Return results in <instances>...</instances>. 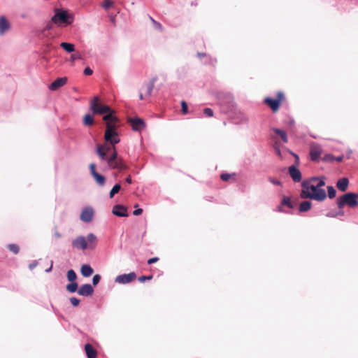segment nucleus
<instances>
[{
    "instance_id": "nucleus-1",
    "label": "nucleus",
    "mask_w": 358,
    "mask_h": 358,
    "mask_svg": "<svg viewBox=\"0 0 358 358\" xmlns=\"http://www.w3.org/2000/svg\"><path fill=\"white\" fill-rule=\"evenodd\" d=\"M90 109L94 115H104L103 121L106 122V131L104 139L106 142L118 143L120 141L116 128L119 122L118 117L115 115V111L110 106L103 104L99 96H94L90 102Z\"/></svg>"
},
{
    "instance_id": "nucleus-2",
    "label": "nucleus",
    "mask_w": 358,
    "mask_h": 358,
    "mask_svg": "<svg viewBox=\"0 0 358 358\" xmlns=\"http://www.w3.org/2000/svg\"><path fill=\"white\" fill-rule=\"evenodd\" d=\"M115 144L106 141L105 143L96 146V152L102 160L107 162L110 168L121 171L126 170L128 166L125 164L122 158L117 156L115 147Z\"/></svg>"
},
{
    "instance_id": "nucleus-3",
    "label": "nucleus",
    "mask_w": 358,
    "mask_h": 358,
    "mask_svg": "<svg viewBox=\"0 0 358 358\" xmlns=\"http://www.w3.org/2000/svg\"><path fill=\"white\" fill-rule=\"evenodd\" d=\"M318 180V178L313 177L308 180H305L302 182V190L301 192V197L302 199H311L318 201H324L326 197V192L324 189L318 188L315 184Z\"/></svg>"
},
{
    "instance_id": "nucleus-4",
    "label": "nucleus",
    "mask_w": 358,
    "mask_h": 358,
    "mask_svg": "<svg viewBox=\"0 0 358 358\" xmlns=\"http://www.w3.org/2000/svg\"><path fill=\"white\" fill-rule=\"evenodd\" d=\"M97 244V238L92 234L90 233L86 237L79 236L72 241V246L77 250H85L87 249L94 250Z\"/></svg>"
},
{
    "instance_id": "nucleus-5",
    "label": "nucleus",
    "mask_w": 358,
    "mask_h": 358,
    "mask_svg": "<svg viewBox=\"0 0 358 358\" xmlns=\"http://www.w3.org/2000/svg\"><path fill=\"white\" fill-rule=\"evenodd\" d=\"M285 100V96L283 92L279 91L277 92L276 99L271 97H266L264 99V103L268 106L273 113L279 110L280 105Z\"/></svg>"
},
{
    "instance_id": "nucleus-6",
    "label": "nucleus",
    "mask_w": 358,
    "mask_h": 358,
    "mask_svg": "<svg viewBox=\"0 0 358 358\" xmlns=\"http://www.w3.org/2000/svg\"><path fill=\"white\" fill-rule=\"evenodd\" d=\"M358 194L355 193H347L342 196H340L337 199L338 207L341 209L345 205H348L350 207L354 208L358 206V201L357 199Z\"/></svg>"
},
{
    "instance_id": "nucleus-7",
    "label": "nucleus",
    "mask_w": 358,
    "mask_h": 358,
    "mask_svg": "<svg viewBox=\"0 0 358 358\" xmlns=\"http://www.w3.org/2000/svg\"><path fill=\"white\" fill-rule=\"evenodd\" d=\"M73 22L72 17L66 11L58 10L51 19V22L57 24H70Z\"/></svg>"
},
{
    "instance_id": "nucleus-8",
    "label": "nucleus",
    "mask_w": 358,
    "mask_h": 358,
    "mask_svg": "<svg viewBox=\"0 0 358 358\" xmlns=\"http://www.w3.org/2000/svg\"><path fill=\"white\" fill-rule=\"evenodd\" d=\"M155 81L156 78H153L148 83H146L142 87L139 94L141 100L146 99L151 96Z\"/></svg>"
},
{
    "instance_id": "nucleus-9",
    "label": "nucleus",
    "mask_w": 358,
    "mask_h": 358,
    "mask_svg": "<svg viewBox=\"0 0 358 358\" xmlns=\"http://www.w3.org/2000/svg\"><path fill=\"white\" fill-rule=\"evenodd\" d=\"M322 153V147L316 143H313L310 147V157L313 162H317L320 159Z\"/></svg>"
},
{
    "instance_id": "nucleus-10",
    "label": "nucleus",
    "mask_w": 358,
    "mask_h": 358,
    "mask_svg": "<svg viewBox=\"0 0 358 358\" xmlns=\"http://www.w3.org/2000/svg\"><path fill=\"white\" fill-rule=\"evenodd\" d=\"M89 167L90 173L95 180L96 182L100 186L104 185L106 182L105 177L96 172L95 164L91 163Z\"/></svg>"
},
{
    "instance_id": "nucleus-11",
    "label": "nucleus",
    "mask_w": 358,
    "mask_h": 358,
    "mask_svg": "<svg viewBox=\"0 0 358 358\" xmlns=\"http://www.w3.org/2000/svg\"><path fill=\"white\" fill-rule=\"evenodd\" d=\"M136 278V273L134 272H131L127 274L117 275L115 278V282L119 284H127L134 281Z\"/></svg>"
},
{
    "instance_id": "nucleus-12",
    "label": "nucleus",
    "mask_w": 358,
    "mask_h": 358,
    "mask_svg": "<svg viewBox=\"0 0 358 358\" xmlns=\"http://www.w3.org/2000/svg\"><path fill=\"white\" fill-rule=\"evenodd\" d=\"M128 121L135 131H141L145 127L144 121L138 117L129 118Z\"/></svg>"
},
{
    "instance_id": "nucleus-13",
    "label": "nucleus",
    "mask_w": 358,
    "mask_h": 358,
    "mask_svg": "<svg viewBox=\"0 0 358 358\" xmlns=\"http://www.w3.org/2000/svg\"><path fill=\"white\" fill-rule=\"evenodd\" d=\"M94 215V210L92 208H84L80 214V220L85 222H90L92 221Z\"/></svg>"
},
{
    "instance_id": "nucleus-14",
    "label": "nucleus",
    "mask_w": 358,
    "mask_h": 358,
    "mask_svg": "<svg viewBox=\"0 0 358 358\" xmlns=\"http://www.w3.org/2000/svg\"><path fill=\"white\" fill-rule=\"evenodd\" d=\"M94 293V289L90 284H85L80 286L78 290V294L84 296H90Z\"/></svg>"
},
{
    "instance_id": "nucleus-15",
    "label": "nucleus",
    "mask_w": 358,
    "mask_h": 358,
    "mask_svg": "<svg viewBox=\"0 0 358 358\" xmlns=\"http://www.w3.org/2000/svg\"><path fill=\"white\" fill-rule=\"evenodd\" d=\"M66 77L58 78L50 84V85L49 86V89L52 91L57 90L59 88L66 85Z\"/></svg>"
},
{
    "instance_id": "nucleus-16",
    "label": "nucleus",
    "mask_w": 358,
    "mask_h": 358,
    "mask_svg": "<svg viewBox=\"0 0 358 358\" xmlns=\"http://www.w3.org/2000/svg\"><path fill=\"white\" fill-rule=\"evenodd\" d=\"M289 174L292 180L295 182H299L301 180V173L300 171L296 168L294 166H291L288 169Z\"/></svg>"
},
{
    "instance_id": "nucleus-17",
    "label": "nucleus",
    "mask_w": 358,
    "mask_h": 358,
    "mask_svg": "<svg viewBox=\"0 0 358 358\" xmlns=\"http://www.w3.org/2000/svg\"><path fill=\"white\" fill-rule=\"evenodd\" d=\"M113 213L118 217H127V208L122 205H115L113 208Z\"/></svg>"
},
{
    "instance_id": "nucleus-18",
    "label": "nucleus",
    "mask_w": 358,
    "mask_h": 358,
    "mask_svg": "<svg viewBox=\"0 0 358 358\" xmlns=\"http://www.w3.org/2000/svg\"><path fill=\"white\" fill-rule=\"evenodd\" d=\"M10 29V23L3 16L0 17V34H3Z\"/></svg>"
},
{
    "instance_id": "nucleus-19",
    "label": "nucleus",
    "mask_w": 358,
    "mask_h": 358,
    "mask_svg": "<svg viewBox=\"0 0 358 358\" xmlns=\"http://www.w3.org/2000/svg\"><path fill=\"white\" fill-rule=\"evenodd\" d=\"M85 350L87 358H96L97 356L96 350L90 343L85 345Z\"/></svg>"
},
{
    "instance_id": "nucleus-20",
    "label": "nucleus",
    "mask_w": 358,
    "mask_h": 358,
    "mask_svg": "<svg viewBox=\"0 0 358 358\" xmlns=\"http://www.w3.org/2000/svg\"><path fill=\"white\" fill-rule=\"evenodd\" d=\"M348 179L347 178H342L338 180L336 186L339 190L345 192L348 189Z\"/></svg>"
},
{
    "instance_id": "nucleus-21",
    "label": "nucleus",
    "mask_w": 358,
    "mask_h": 358,
    "mask_svg": "<svg viewBox=\"0 0 358 358\" xmlns=\"http://www.w3.org/2000/svg\"><path fill=\"white\" fill-rule=\"evenodd\" d=\"M80 271L84 277H89L93 273L94 270L90 265L83 264L81 266Z\"/></svg>"
},
{
    "instance_id": "nucleus-22",
    "label": "nucleus",
    "mask_w": 358,
    "mask_h": 358,
    "mask_svg": "<svg viewBox=\"0 0 358 358\" xmlns=\"http://www.w3.org/2000/svg\"><path fill=\"white\" fill-rule=\"evenodd\" d=\"M60 47L68 52H73L75 50V46L72 43L62 42L60 43Z\"/></svg>"
},
{
    "instance_id": "nucleus-23",
    "label": "nucleus",
    "mask_w": 358,
    "mask_h": 358,
    "mask_svg": "<svg viewBox=\"0 0 358 358\" xmlns=\"http://www.w3.org/2000/svg\"><path fill=\"white\" fill-rule=\"evenodd\" d=\"M311 208V202L309 201H305L301 203L299 210L300 212H306Z\"/></svg>"
},
{
    "instance_id": "nucleus-24",
    "label": "nucleus",
    "mask_w": 358,
    "mask_h": 358,
    "mask_svg": "<svg viewBox=\"0 0 358 358\" xmlns=\"http://www.w3.org/2000/svg\"><path fill=\"white\" fill-rule=\"evenodd\" d=\"M273 131L280 136V137L281 138L282 141L284 142V143H287L288 141V138H287V134L285 131L283 130H281L280 129H273Z\"/></svg>"
},
{
    "instance_id": "nucleus-25",
    "label": "nucleus",
    "mask_w": 358,
    "mask_h": 358,
    "mask_svg": "<svg viewBox=\"0 0 358 358\" xmlns=\"http://www.w3.org/2000/svg\"><path fill=\"white\" fill-rule=\"evenodd\" d=\"M83 124L85 126H92L94 124V118L90 114H86L83 117Z\"/></svg>"
},
{
    "instance_id": "nucleus-26",
    "label": "nucleus",
    "mask_w": 358,
    "mask_h": 358,
    "mask_svg": "<svg viewBox=\"0 0 358 358\" xmlns=\"http://www.w3.org/2000/svg\"><path fill=\"white\" fill-rule=\"evenodd\" d=\"M281 205L287 206L289 208H292L294 207L290 198L288 196H283V198H282V200L281 201Z\"/></svg>"
},
{
    "instance_id": "nucleus-27",
    "label": "nucleus",
    "mask_w": 358,
    "mask_h": 358,
    "mask_svg": "<svg viewBox=\"0 0 358 358\" xmlns=\"http://www.w3.org/2000/svg\"><path fill=\"white\" fill-rule=\"evenodd\" d=\"M78 289V284L77 282H71V283L69 284L67 286H66V289L71 292V293H73L75 292Z\"/></svg>"
},
{
    "instance_id": "nucleus-28",
    "label": "nucleus",
    "mask_w": 358,
    "mask_h": 358,
    "mask_svg": "<svg viewBox=\"0 0 358 358\" xmlns=\"http://www.w3.org/2000/svg\"><path fill=\"white\" fill-rule=\"evenodd\" d=\"M76 273L73 269H70L67 272V278L69 281L73 282L76 279Z\"/></svg>"
},
{
    "instance_id": "nucleus-29",
    "label": "nucleus",
    "mask_w": 358,
    "mask_h": 358,
    "mask_svg": "<svg viewBox=\"0 0 358 358\" xmlns=\"http://www.w3.org/2000/svg\"><path fill=\"white\" fill-rule=\"evenodd\" d=\"M120 189L121 186L120 184H116L115 185H114V187L110 192V198H113L115 194L118 193Z\"/></svg>"
},
{
    "instance_id": "nucleus-30",
    "label": "nucleus",
    "mask_w": 358,
    "mask_h": 358,
    "mask_svg": "<svg viewBox=\"0 0 358 358\" xmlns=\"http://www.w3.org/2000/svg\"><path fill=\"white\" fill-rule=\"evenodd\" d=\"M8 248L10 252L15 255H17L20 251L19 246L16 244H9L8 245Z\"/></svg>"
},
{
    "instance_id": "nucleus-31",
    "label": "nucleus",
    "mask_w": 358,
    "mask_h": 358,
    "mask_svg": "<svg viewBox=\"0 0 358 358\" xmlns=\"http://www.w3.org/2000/svg\"><path fill=\"white\" fill-rule=\"evenodd\" d=\"M328 189V196L330 199H333L336 196V192L335 189L332 186H329L327 187Z\"/></svg>"
},
{
    "instance_id": "nucleus-32",
    "label": "nucleus",
    "mask_w": 358,
    "mask_h": 358,
    "mask_svg": "<svg viewBox=\"0 0 358 358\" xmlns=\"http://www.w3.org/2000/svg\"><path fill=\"white\" fill-rule=\"evenodd\" d=\"M235 173L229 174V173H222L220 175V178L223 181H228L230 178H231L233 176H235Z\"/></svg>"
},
{
    "instance_id": "nucleus-33",
    "label": "nucleus",
    "mask_w": 358,
    "mask_h": 358,
    "mask_svg": "<svg viewBox=\"0 0 358 358\" xmlns=\"http://www.w3.org/2000/svg\"><path fill=\"white\" fill-rule=\"evenodd\" d=\"M188 112L187 104L185 101H181V113L182 115H186Z\"/></svg>"
},
{
    "instance_id": "nucleus-34",
    "label": "nucleus",
    "mask_w": 358,
    "mask_h": 358,
    "mask_svg": "<svg viewBox=\"0 0 358 358\" xmlns=\"http://www.w3.org/2000/svg\"><path fill=\"white\" fill-rule=\"evenodd\" d=\"M113 5V2L111 0H105L102 3V7L106 10H108Z\"/></svg>"
},
{
    "instance_id": "nucleus-35",
    "label": "nucleus",
    "mask_w": 358,
    "mask_h": 358,
    "mask_svg": "<svg viewBox=\"0 0 358 358\" xmlns=\"http://www.w3.org/2000/svg\"><path fill=\"white\" fill-rule=\"evenodd\" d=\"M203 114L208 117H213V111L211 108H206L203 109Z\"/></svg>"
},
{
    "instance_id": "nucleus-36",
    "label": "nucleus",
    "mask_w": 358,
    "mask_h": 358,
    "mask_svg": "<svg viewBox=\"0 0 358 358\" xmlns=\"http://www.w3.org/2000/svg\"><path fill=\"white\" fill-rule=\"evenodd\" d=\"M315 184L316 185V186L318 188H321L322 187L325 185V182L323 179V178H320V179L318 178V180L317 182H315Z\"/></svg>"
},
{
    "instance_id": "nucleus-37",
    "label": "nucleus",
    "mask_w": 358,
    "mask_h": 358,
    "mask_svg": "<svg viewBox=\"0 0 358 358\" xmlns=\"http://www.w3.org/2000/svg\"><path fill=\"white\" fill-rule=\"evenodd\" d=\"M101 280V276L99 274H96L94 275L92 278V283L94 285H96Z\"/></svg>"
},
{
    "instance_id": "nucleus-38",
    "label": "nucleus",
    "mask_w": 358,
    "mask_h": 358,
    "mask_svg": "<svg viewBox=\"0 0 358 358\" xmlns=\"http://www.w3.org/2000/svg\"><path fill=\"white\" fill-rule=\"evenodd\" d=\"M82 59V57H81L80 54H79V53H75V54H72L71 55V60L72 62H74L77 59Z\"/></svg>"
},
{
    "instance_id": "nucleus-39",
    "label": "nucleus",
    "mask_w": 358,
    "mask_h": 358,
    "mask_svg": "<svg viewBox=\"0 0 358 358\" xmlns=\"http://www.w3.org/2000/svg\"><path fill=\"white\" fill-rule=\"evenodd\" d=\"M70 301L73 306H78L80 303V300L76 297L70 298Z\"/></svg>"
},
{
    "instance_id": "nucleus-40",
    "label": "nucleus",
    "mask_w": 358,
    "mask_h": 358,
    "mask_svg": "<svg viewBox=\"0 0 358 358\" xmlns=\"http://www.w3.org/2000/svg\"><path fill=\"white\" fill-rule=\"evenodd\" d=\"M334 159V157L329 154L326 155L322 159V160L325 161V162H332Z\"/></svg>"
},
{
    "instance_id": "nucleus-41",
    "label": "nucleus",
    "mask_w": 358,
    "mask_h": 358,
    "mask_svg": "<svg viewBox=\"0 0 358 358\" xmlns=\"http://www.w3.org/2000/svg\"><path fill=\"white\" fill-rule=\"evenodd\" d=\"M152 278V275H149V276L142 275L138 278V280L141 282H143L145 280H150Z\"/></svg>"
},
{
    "instance_id": "nucleus-42",
    "label": "nucleus",
    "mask_w": 358,
    "mask_h": 358,
    "mask_svg": "<svg viewBox=\"0 0 358 358\" xmlns=\"http://www.w3.org/2000/svg\"><path fill=\"white\" fill-rule=\"evenodd\" d=\"M92 73L93 71L90 67H86L84 70V74L86 76H90Z\"/></svg>"
},
{
    "instance_id": "nucleus-43",
    "label": "nucleus",
    "mask_w": 358,
    "mask_h": 358,
    "mask_svg": "<svg viewBox=\"0 0 358 358\" xmlns=\"http://www.w3.org/2000/svg\"><path fill=\"white\" fill-rule=\"evenodd\" d=\"M158 260H159L158 257H152V258L149 259L148 260V264H154V263L157 262Z\"/></svg>"
},
{
    "instance_id": "nucleus-44",
    "label": "nucleus",
    "mask_w": 358,
    "mask_h": 358,
    "mask_svg": "<svg viewBox=\"0 0 358 358\" xmlns=\"http://www.w3.org/2000/svg\"><path fill=\"white\" fill-rule=\"evenodd\" d=\"M153 25H154L155 28L157 29H159V30H162V24L159 22H157V21L154 22Z\"/></svg>"
},
{
    "instance_id": "nucleus-45",
    "label": "nucleus",
    "mask_w": 358,
    "mask_h": 358,
    "mask_svg": "<svg viewBox=\"0 0 358 358\" xmlns=\"http://www.w3.org/2000/svg\"><path fill=\"white\" fill-rule=\"evenodd\" d=\"M143 212V210L141 208H138L134 210L133 214L134 215H140Z\"/></svg>"
},
{
    "instance_id": "nucleus-46",
    "label": "nucleus",
    "mask_w": 358,
    "mask_h": 358,
    "mask_svg": "<svg viewBox=\"0 0 358 358\" xmlns=\"http://www.w3.org/2000/svg\"><path fill=\"white\" fill-rule=\"evenodd\" d=\"M269 180L274 185H280L281 184L279 180L275 179L270 178Z\"/></svg>"
},
{
    "instance_id": "nucleus-47",
    "label": "nucleus",
    "mask_w": 358,
    "mask_h": 358,
    "mask_svg": "<svg viewBox=\"0 0 358 358\" xmlns=\"http://www.w3.org/2000/svg\"><path fill=\"white\" fill-rule=\"evenodd\" d=\"M292 154L294 155V157H295V159H296V164H299V156L294 153H292Z\"/></svg>"
},
{
    "instance_id": "nucleus-48",
    "label": "nucleus",
    "mask_w": 358,
    "mask_h": 358,
    "mask_svg": "<svg viewBox=\"0 0 358 358\" xmlns=\"http://www.w3.org/2000/svg\"><path fill=\"white\" fill-rule=\"evenodd\" d=\"M54 236L57 238H59L62 237V234L58 232L57 231H56L54 234Z\"/></svg>"
},
{
    "instance_id": "nucleus-49",
    "label": "nucleus",
    "mask_w": 358,
    "mask_h": 358,
    "mask_svg": "<svg viewBox=\"0 0 358 358\" xmlns=\"http://www.w3.org/2000/svg\"><path fill=\"white\" fill-rule=\"evenodd\" d=\"M125 181L127 182V183H129L131 184L132 182V180H131V178L130 176H129L126 179H125Z\"/></svg>"
},
{
    "instance_id": "nucleus-50",
    "label": "nucleus",
    "mask_w": 358,
    "mask_h": 358,
    "mask_svg": "<svg viewBox=\"0 0 358 358\" xmlns=\"http://www.w3.org/2000/svg\"><path fill=\"white\" fill-rule=\"evenodd\" d=\"M275 152H276V154L278 155V156H281V152H280V150L278 148H275Z\"/></svg>"
},
{
    "instance_id": "nucleus-51",
    "label": "nucleus",
    "mask_w": 358,
    "mask_h": 358,
    "mask_svg": "<svg viewBox=\"0 0 358 358\" xmlns=\"http://www.w3.org/2000/svg\"><path fill=\"white\" fill-rule=\"evenodd\" d=\"M343 159V156H340V157H336V160L338 162H342Z\"/></svg>"
},
{
    "instance_id": "nucleus-52",
    "label": "nucleus",
    "mask_w": 358,
    "mask_h": 358,
    "mask_svg": "<svg viewBox=\"0 0 358 358\" xmlns=\"http://www.w3.org/2000/svg\"><path fill=\"white\" fill-rule=\"evenodd\" d=\"M36 264L34 263L29 265V268L31 269L34 268L36 266Z\"/></svg>"
},
{
    "instance_id": "nucleus-53",
    "label": "nucleus",
    "mask_w": 358,
    "mask_h": 358,
    "mask_svg": "<svg viewBox=\"0 0 358 358\" xmlns=\"http://www.w3.org/2000/svg\"><path fill=\"white\" fill-rule=\"evenodd\" d=\"M46 28L48 29H51L52 28V24L51 23L48 24L47 26H46Z\"/></svg>"
},
{
    "instance_id": "nucleus-54",
    "label": "nucleus",
    "mask_w": 358,
    "mask_h": 358,
    "mask_svg": "<svg viewBox=\"0 0 358 358\" xmlns=\"http://www.w3.org/2000/svg\"><path fill=\"white\" fill-rule=\"evenodd\" d=\"M149 17L152 24H154V22H156V20H155L152 17L150 16Z\"/></svg>"
},
{
    "instance_id": "nucleus-55",
    "label": "nucleus",
    "mask_w": 358,
    "mask_h": 358,
    "mask_svg": "<svg viewBox=\"0 0 358 358\" xmlns=\"http://www.w3.org/2000/svg\"><path fill=\"white\" fill-rule=\"evenodd\" d=\"M52 268V263L51 264L50 267L48 269L46 270V271L48 272V271H51Z\"/></svg>"
},
{
    "instance_id": "nucleus-56",
    "label": "nucleus",
    "mask_w": 358,
    "mask_h": 358,
    "mask_svg": "<svg viewBox=\"0 0 358 358\" xmlns=\"http://www.w3.org/2000/svg\"><path fill=\"white\" fill-rule=\"evenodd\" d=\"M278 210H279L280 211H281V207H280V206H279V207H278Z\"/></svg>"
}]
</instances>
